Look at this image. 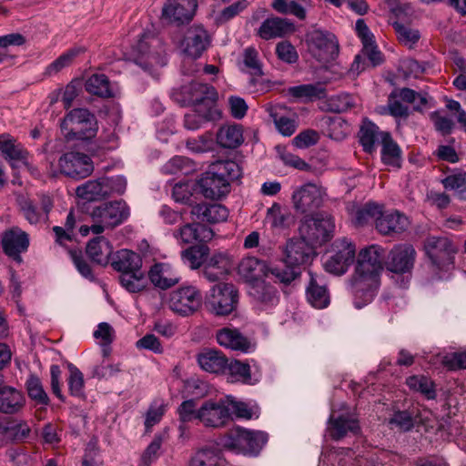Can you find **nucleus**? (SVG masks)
Instances as JSON below:
<instances>
[{
  "instance_id": "nucleus-51",
  "label": "nucleus",
  "mask_w": 466,
  "mask_h": 466,
  "mask_svg": "<svg viewBox=\"0 0 466 466\" xmlns=\"http://www.w3.org/2000/svg\"><path fill=\"white\" fill-rule=\"evenodd\" d=\"M208 255V248L204 245L192 246L181 252V258L185 265L191 269H197L205 265L206 258Z\"/></svg>"
},
{
  "instance_id": "nucleus-19",
  "label": "nucleus",
  "mask_w": 466,
  "mask_h": 466,
  "mask_svg": "<svg viewBox=\"0 0 466 466\" xmlns=\"http://www.w3.org/2000/svg\"><path fill=\"white\" fill-rule=\"evenodd\" d=\"M209 43L210 37L207 30L201 25H193L187 30L180 48L188 57L196 59L203 54Z\"/></svg>"
},
{
  "instance_id": "nucleus-45",
  "label": "nucleus",
  "mask_w": 466,
  "mask_h": 466,
  "mask_svg": "<svg viewBox=\"0 0 466 466\" xmlns=\"http://www.w3.org/2000/svg\"><path fill=\"white\" fill-rule=\"evenodd\" d=\"M120 285L130 293H137L147 288V279L142 268L119 275Z\"/></svg>"
},
{
  "instance_id": "nucleus-36",
  "label": "nucleus",
  "mask_w": 466,
  "mask_h": 466,
  "mask_svg": "<svg viewBox=\"0 0 466 466\" xmlns=\"http://www.w3.org/2000/svg\"><path fill=\"white\" fill-rule=\"evenodd\" d=\"M218 112L216 107L194 106L184 116V126L188 130H197L204 123L217 118Z\"/></svg>"
},
{
  "instance_id": "nucleus-47",
  "label": "nucleus",
  "mask_w": 466,
  "mask_h": 466,
  "mask_svg": "<svg viewBox=\"0 0 466 466\" xmlns=\"http://www.w3.org/2000/svg\"><path fill=\"white\" fill-rule=\"evenodd\" d=\"M242 70L251 75L250 84L256 86L257 76L263 75L262 63L258 57V52L254 47H248L243 52Z\"/></svg>"
},
{
  "instance_id": "nucleus-33",
  "label": "nucleus",
  "mask_w": 466,
  "mask_h": 466,
  "mask_svg": "<svg viewBox=\"0 0 466 466\" xmlns=\"http://www.w3.org/2000/svg\"><path fill=\"white\" fill-rule=\"evenodd\" d=\"M310 279L307 288L308 301L316 309H324L329 304V295L321 278L309 272Z\"/></svg>"
},
{
  "instance_id": "nucleus-34",
  "label": "nucleus",
  "mask_w": 466,
  "mask_h": 466,
  "mask_svg": "<svg viewBox=\"0 0 466 466\" xmlns=\"http://www.w3.org/2000/svg\"><path fill=\"white\" fill-rule=\"evenodd\" d=\"M31 428L25 420L12 419L0 422V436L8 441H21L28 438Z\"/></svg>"
},
{
  "instance_id": "nucleus-2",
  "label": "nucleus",
  "mask_w": 466,
  "mask_h": 466,
  "mask_svg": "<svg viewBox=\"0 0 466 466\" xmlns=\"http://www.w3.org/2000/svg\"><path fill=\"white\" fill-rule=\"evenodd\" d=\"M315 247L301 236L289 239L283 248L286 268H273L270 273L282 283H290L300 274V267L309 264L315 257Z\"/></svg>"
},
{
  "instance_id": "nucleus-44",
  "label": "nucleus",
  "mask_w": 466,
  "mask_h": 466,
  "mask_svg": "<svg viewBox=\"0 0 466 466\" xmlns=\"http://www.w3.org/2000/svg\"><path fill=\"white\" fill-rule=\"evenodd\" d=\"M381 159L387 166L399 168L401 162V150L393 141L390 133L382 135Z\"/></svg>"
},
{
  "instance_id": "nucleus-29",
  "label": "nucleus",
  "mask_w": 466,
  "mask_h": 466,
  "mask_svg": "<svg viewBox=\"0 0 466 466\" xmlns=\"http://www.w3.org/2000/svg\"><path fill=\"white\" fill-rule=\"evenodd\" d=\"M268 268L266 263L255 257H247L242 258L238 267V275L252 285L259 282L268 275Z\"/></svg>"
},
{
  "instance_id": "nucleus-49",
  "label": "nucleus",
  "mask_w": 466,
  "mask_h": 466,
  "mask_svg": "<svg viewBox=\"0 0 466 466\" xmlns=\"http://www.w3.org/2000/svg\"><path fill=\"white\" fill-rule=\"evenodd\" d=\"M280 107H272L269 115L272 117L277 130L284 137L292 136L298 127L296 116H287L280 114Z\"/></svg>"
},
{
  "instance_id": "nucleus-15",
  "label": "nucleus",
  "mask_w": 466,
  "mask_h": 466,
  "mask_svg": "<svg viewBox=\"0 0 466 466\" xmlns=\"http://www.w3.org/2000/svg\"><path fill=\"white\" fill-rule=\"evenodd\" d=\"M333 254L328 257L323 267L327 272L334 275H343L355 258L356 248L354 244L347 238L337 239L333 245Z\"/></svg>"
},
{
  "instance_id": "nucleus-61",
  "label": "nucleus",
  "mask_w": 466,
  "mask_h": 466,
  "mask_svg": "<svg viewBox=\"0 0 466 466\" xmlns=\"http://www.w3.org/2000/svg\"><path fill=\"white\" fill-rule=\"evenodd\" d=\"M68 370L67 383L69 391L73 396L81 397L84 392L83 373L73 364H68Z\"/></svg>"
},
{
  "instance_id": "nucleus-62",
  "label": "nucleus",
  "mask_w": 466,
  "mask_h": 466,
  "mask_svg": "<svg viewBox=\"0 0 466 466\" xmlns=\"http://www.w3.org/2000/svg\"><path fill=\"white\" fill-rule=\"evenodd\" d=\"M290 214L284 212L281 209L280 205L275 203L267 211V219L270 223L271 227L277 228H284L288 227V219Z\"/></svg>"
},
{
  "instance_id": "nucleus-60",
  "label": "nucleus",
  "mask_w": 466,
  "mask_h": 466,
  "mask_svg": "<svg viewBox=\"0 0 466 466\" xmlns=\"http://www.w3.org/2000/svg\"><path fill=\"white\" fill-rule=\"evenodd\" d=\"M228 409L229 412V421L233 420L235 415L237 418L249 420L253 417V411L248 408V404L237 400L233 396H226Z\"/></svg>"
},
{
  "instance_id": "nucleus-14",
  "label": "nucleus",
  "mask_w": 466,
  "mask_h": 466,
  "mask_svg": "<svg viewBox=\"0 0 466 466\" xmlns=\"http://www.w3.org/2000/svg\"><path fill=\"white\" fill-rule=\"evenodd\" d=\"M307 42L309 53L320 63H329L338 56V41L330 33L312 30L307 35Z\"/></svg>"
},
{
  "instance_id": "nucleus-10",
  "label": "nucleus",
  "mask_w": 466,
  "mask_h": 466,
  "mask_svg": "<svg viewBox=\"0 0 466 466\" xmlns=\"http://www.w3.org/2000/svg\"><path fill=\"white\" fill-rule=\"evenodd\" d=\"M424 249L432 265L441 271H449L453 268L458 247L445 237H428Z\"/></svg>"
},
{
  "instance_id": "nucleus-53",
  "label": "nucleus",
  "mask_w": 466,
  "mask_h": 466,
  "mask_svg": "<svg viewBox=\"0 0 466 466\" xmlns=\"http://www.w3.org/2000/svg\"><path fill=\"white\" fill-rule=\"evenodd\" d=\"M26 390L30 399L40 405H47L49 398L44 390L41 380L35 374H30L25 382Z\"/></svg>"
},
{
  "instance_id": "nucleus-54",
  "label": "nucleus",
  "mask_w": 466,
  "mask_h": 466,
  "mask_svg": "<svg viewBox=\"0 0 466 466\" xmlns=\"http://www.w3.org/2000/svg\"><path fill=\"white\" fill-rule=\"evenodd\" d=\"M393 26L400 43L409 48H413L420 38V33L416 28L400 23H395Z\"/></svg>"
},
{
  "instance_id": "nucleus-27",
  "label": "nucleus",
  "mask_w": 466,
  "mask_h": 466,
  "mask_svg": "<svg viewBox=\"0 0 466 466\" xmlns=\"http://www.w3.org/2000/svg\"><path fill=\"white\" fill-rule=\"evenodd\" d=\"M194 219L209 224L225 222L228 218V209L221 204H197L191 208Z\"/></svg>"
},
{
  "instance_id": "nucleus-25",
  "label": "nucleus",
  "mask_w": 466,
  "mask_h": 466,
  "mask_svg": "<svg viewBox=\"0 0 466 466\" xmlns=\"http://www.w3.org/2000/svg\"><path fill=\"white\" fill-rule=\"evenodd\" d=\"M295 32V25L287 18L271 16L259 26L258 35L264 40L284 37Z\"/></svg>"
},
{
  "instance_id": "nucleus-31",
  "label": "nucleus",
  "mask_w": 466,
  "mask_h": 466,
  "mask_svg": "<svg viewBox=\"0 0 466 466\" xmlns=\"http://www.w3.org/2000/svg\"><path fill=\"white\" fill-rule=\"evenodd\" d=\"M25 404L24 394L14 387L0 386V412L5 414L18 413Z\"/></svg>"
},
{
  "instance_id": "nucleus-7",
  "label": "nucleus",
  "mask_w": 466,
  "mask_h": 466,
  "mask_svg": "<svg viewBox=\"0 0 466 466\" xmlns=\"http://www.w3.org/2000/svg\"><path fill=\"white\" fill-rule=\"evenodd\" d=\"M136 64L145 70L166 65L165 50L158 38L150 34H143L142 38L133 46Z\"/></svg>"
},
{
  "instance_id": "nucleus-32",
  "label": "nucleus",
  "mask_w": 466,
  "mask_h": 466,
  "mask_svg": "<svg viewBox=\"0 0 466 466\" xmlns=\"http://www.w3.org/2000/svg\"><path fill=\"white\" fill-rule=\"evenodd\" d=\"M231 267L229 257L221 252L214 253L209 258H206L204 265V276L209 281H216L226 275Z\"/></svg>"
},
{
  "instance_id": "nucleus-9",
  "label": "nucleus",
  "mask_w": 466,
  "mask_h": 466,
  "mask_svg": "<svg viewBox=\"0 0 466 466\" xmlns=\"http://www.w3.org/2000/svg\"><path fill=\"white\" fill-rule=\"evenodd\" d=\"M166 303L175 314L188 317L201 308L202 294L195 286H183L169 292Z\"/></svg>"
},
{
  "instance_id": "nucleus-6",
  "label": "nucleus",
  "mask_w": 466,
  "mask_h": 466,
  "mask_svg": "<svg viewBox=\"0 0 466 466\" xmlns=\"http://www.w3.org/2000/svg\"><path fill=\"white\" fill-rule=\"evenodd\" d=\"M334 231V218L326 212L306 216L299 227V235L314 247L329 241Z\"/></svg>"
},
{
  "instance_id": "nucleus-4",
  "label": "nucleus",
  "mask_w": 466,
  "mask_h": 466,
  "mask_svg": "<svg viewBox=\"0 0 466 466\" xmlns=\"http://www.w3.org/2000/svg\"><path fill=\"white\" fill-rule=\"evenodd\" d=\"M268 441V434L261 431L233 428L221 438L224 448L245 455H258Z\"/></svg>"
},
{
  "instance_id": "nucleus-11",
  "label": "nucleus",
  "mask_w": 466,
  "mask_h": 466,
  "mask_svg": "<svg viewBox=\"0 0 466 466\" xmlns=\"http://www.w3.org/2000/svg\"><path fill=\"white\" fill-rule=\"evenodd\" d=\"M380 287V276L355 270L350 282V289L353 295V303L361 309L370 303Z\"/></svg>"
},
{
  "instance_id": "nucleus-64",
  "label": "nucleus",
  "mask_w": 466,
  "mask_h": 466,
  "mask_svg": "<svg viewBox=\"0 0 466 466\" xmlns=\"http://www.w3.org/2000/svg\"><path fill=\"white\" fill-rule=\"evenodd\" d=\"M185 389L187 394L197 399L207 397L211 392L210 386L206 381L199 379L187 380L185 384Z\"/></svg>"
},
{
  "instance_id": "nucleus-12",
  "label": "nucleus",
  "mask_w": 466,
  "mask_h": 466,
  "mask_svg": "<svg viewBox=\"0 0 466 466\" xmlns=\"http://www.w3.org/2000/svg\"><path fill=\"white\" fill-rule=\"evenodd\" d=\"M326 190L320 185L306 183L294 189L291 201L296 212L309 215L323 204Z\"/></svg>"
},
{
  "instance_id": "nucleus-59",
  "label": "nucleus",
  "mask_w": 466,
  "mask_h": 466,
  "mask_svg": "<svg viewBox=\"0 0 466 466\" xmlns=\"http://www.w3.org/2000/svg\"><path fill=\"white\" fill-rule=\"evenodd\" d=\"M350 133V125L341 117L330 118L328 126L329 137L336 141H340Z\"/></svg>"
},
{
  "instance_id": "nucleus-17",
  "label": "nucleus",
  "mask_w": 466,
  "mask_h": 466,
  "mask_svg": "<svg viewBox=\"0 0 466 466\" xmlns=\"http://www.w3.org/2000/svg\"><path fill=\"white\" fill-rule=\"evenodd\" d=\"M183 101L193 106L216 107L217 92L214 87L192 81L180 87Z\"/></svg>"
},
{
  "instance_id": "nucleus-13",
  "label": "nucleus",
  "mask_w": 466,
  "mask_h": 466,
  "mask_svg": "<svg viewBox=\"0 0 466 466\" xmlns=\"http://www.w3.org/2000/svg\"><path fill=\"white\" fill-rule=\"evenodd\" d=\"M198 422L208 429H221L229 422L226 397L208 399L198 407Z\"/></svg>"
},
{
  "instance_id": "nucleus-30",
  "label": "nucleus",
  "mask_w": 466,
  "mask_h": 466,
  "mask_svg": "<svg viewBox=\"0 0 466 466\" xmlns=\"http://www.w3.org/2000/svg\"><path fill=\"white\" fill-rule=\"evenodd\" d=\"M86 252L94 263L106 266L113 256V246L105 237L98 236L87 243Z\"/></svg>"
},
{
  "instance_id": "nucleus-22",
  "label": "nucleus",
  "mask_w": 466,
  "mask_h": 466,
  "mask_svg": "<svg viewBox=\"0 0 466 466\" xmlns=\"http://www.w3.org/2000/svg\"><path fill=\"white\" fill-rule=\"evenodd\" d=\"M383 258L384 249L379 245H370L360 251L355 270L380 276Z\"/></svg>"
},
{
  "instance_id": "nucleus-42",
  "label": "nucleus",
  "mask_w": 466,
  "mask_h": 466,
  "mask_svg": "<svg viewBox=\"0 0 466 466\" xmlns=\"http://www.w3.org/2000/svg\"><path fill=\"white\" fill-rule=\"evenodd\" d=\"M385 132L379 130V127L370 120H364L360 130V141L367 152H372L377 143L382 142V135Z\"/></svg>"
},
{
  "instance_id": "nucleus-48",
  "label": "nucleus",
  "mask_w": 466,
  "mask_h": 466,
  "mask_svg": "<svg viewBox=\"0 0 466 466\" xmlns=\"http://www.w3.org/2000/svg\"><path fill=\"white\" fill-rule=\"evenodd\" d=\"M289 94L293 97L304 100L320 99L326 96V89L322 84H307L289 88Z\"/></svg>"
},
{
  "instance_id": "nucleus-52",
  "label": "nucleus",
  "mask_w": 466,
  "mask_h": 466,
  "mask_svg": "<svg viewBox=\"0 0 466 466\" xmlns=\"http://www.w3.org/2000/svg\"><path fill=\"white\" fill-rule=\"evenodd\" d=\"M249 294L265 305H275L279 301L277 289L264 282L252 285Z\"/></svg>"
},
{
  "instance_id": "nucleus-23",
  "label": "nucleus",
  "mask_w": 466,
  "mask_h": 466,
  "mask_svg": "<svg viewBox=\"0 0 466 466\" xmlns=\"http://www.w3.org/2000/svg\"><path fill=\"white\" fill-rule=\"evenodd\" d=\"M28 245V235L17 227H13L3 233L2 246L4 251L15 259L20 258V254L27 249Z\"/></svg>"
},
{
  "instance_id": "nucleus-24",
  "label": "nucleus",
  "mask_w": 466,
  "mask_h": 466,
  "mask_svg": "<svg viewBox=\"0 0 466 466\" xmlns=\"http://www.w3.org/2000/svg\"><path fill=\"white\" fill-rule=\"evenodd\" d=\"M381 209L383 207L381 206ZM410 226V220L403 213L397 210L383 212L379 215L376 229L382 235L400 234Z\"/></svg>"
},
{
  "instance_id": "nucleus-57",
  "label": "nucleus",
  "mask_w": 466,
  "mask_h": 466,
  "mask_svg": "<svg viewBox=\"0 0 466 466\" xmlns=\"http://www.w3.org/2000/svg\"><path fill=\"white\" fill-rule=\"evenodd\" d=\"M0 151L5 158L11 160H25L26 156L20 145L5 136L0 137Z\"/></svg>"
},
{
  "instance_id": "nucleus-5",
  "label": "nucleus",
  "mask_w": 466,
  "mask_h": 466,
  "mask_svg": "<svg viewBox=\"0 0 466 466\" xmlns=\"http://www.w3.org/2000/svg\"><path fill=\"white\" fill-rule=\"evenodd\" d=\"M61 130L67 140L89 139L96 134L97 122L96 116L87 109L75 108L63 118Z\"/></svg>"
},
{
  "instance_id": "nucleus-1",
  "label": "nucleus",
  "mask_w": 466,
  "mask_h": 466,
  "mask_svg": "<svg viewBox=\"0 0 466 466\" xmlns=\"http://www.w3.org/2000/svg\"><path fill=\"white\" fill-rule=\"evenodd\" d=\"M241 168L233 160H219L210 165L198 181L200 193L206 198H219L229 192V183L238 179Z\"/></svg>"
},
{
  "instance_id": "nucleus-18",
  "label": "nucleus",
  "mask_w": 466,
  "mask_h": 466,
  "mask_svg": "<svg viewBox=\"0 0 466 466\" xmlns=\"http://www.w3.org/2000/svg\"><path fill=\"white\" fill-rule=\"evenodd\" d=\"M416 259V251L410 244H399L390 251L386 267L396 274L410 273L413 268Z\"/></svg>"
},
{
  "instance_id": "nucleus-26",
  "label": "nucleus",
  "mask_w": 466,
  "mask_h": 466,
  "mask_svg": "<svg viewBox=\"0 0 466 466\" xmlns=\"http://www.w3.org/2000/svg\"><path fill=\"white\" fill-rule=\"evenodd\" d=\"M359 422L349 413L338 414L332 410L329 420L328 431L333 440H340L345 437L348 432L357 433L359 431Z\"/></svg>"
},
{
  "instance_id": "nucleus-43",
  "label": "nucleus",
  "mask_w": 466,
  "mask_h": 466,
  "mask_svg": "<svg viewBox=\"0 0 466 466\" xmlns=\"http://www.w3.org/2000/svg\"><path fill=\"white\" fill-rule=\"evenodd\" d=\"M76 193L77 197L87 200L94 201L107 196V187L105 179L89 180L76 187Z\"/></svg>"
},
{
  "instance_id": "nucleus-63",
  "label": "nucleus",
  "mask_w": 466,
  "mask_h": 466,
  "mask_svg": "<svg viewBox=\"0 0 466 466\" xmlns=\"http://www.w3.org/2000/svg\"><path fill=\"white\" fill-rule=\"evenodd\" d=\"M399 98L402 101L413 105L414 109L419 110L428 102L425 94L415 92L410 88H401L396 90Z\"/></svg>"
},
{
  "instance_id": "nucleus-8",
  "label": "nucleus",
  "mask_w": 466,
  "mask_h": 466,
  "mask_svg": "<svg viewBox=\"0 0 466 466\" xmlns=\"http://www.w3.org/2000/svg\"><path fill=\"white\" fill-rule=\"evenodd\" d=\"M238 292L231 283L214 285L206 296V308L216 316H226L233 312L238 305Z\"/></svg>"
},
{
  "instance_id": "nucleus-20",
  "label": "nucleus",
  "mask_w": 466,
  "mask_h": 466,
  "mask_svg": "<svg viewBox=\"0 0 466 466\" xmlns=\"http://www.w3.org/2000/svg\"><path fill=\"white\" fill-rule=\"evenodd\" d=\"M197 0H169L162 8V18L170 24L189 22L197 10Z\"/></svg>"
},
{
  "instance_id": "nucleus-41",
  "label": "nucleus",
  "mask_w": 466,
  "mask_h": 466,
  "mask_svg": "<svg viewBox=\"0 0 466 466\" xmlns=\"http://www.w3.org/2000/svg\"><path fill=\"white\" fill-rule=\"evenodd\" d=\"M86 92L100 97H112L115 91L104 74H94L89 76L85 84Z\"/></svg>"
},
{
  "instance_id": "nucleus-35",
  "label": "nucleus",
  "mask_w": 466,
  "mask_h": 466,
  "mask_svg": "<svg viewBox=\"0 0 466 466\" xmlns=\"http://www.w3.org/2000/svg\"><path fill=\"white\" fill-rule=\"evenodd\" d=\"M112 268L120 274L142 268V258L139 254L129 250L120 249L111 258Z\"/></svg>"
},
{
  "instance_id": "nucleus-46",
  "label": "nucleus",
  "mask_w": 466,
  "mask_h": 466,
  "mask_svg": "<svg viewBox=\"0 0 466 466\" xmlns=\"http://www.w3.org/2000/svg\"><path fill=\"white\" fill-rule=\"evenodd\" d=\"M84 52L85 48L82 46H74L66 50L47 66L45 74L49 76L56 75L64 68L70 66L75 59Z\"/></svg>"
},
{
  "instance_id": "nucleus-58",
  "label": "nucleus",
  "mask_w": 466,
  "mask_h": 466,
  "mask_svg": "<svg viewBox=\"0 0 466 466\" xmlns=\"http://www.w3.org/2000/svg\"><path fill=\"white\" fill-rule=\"evenodd\" d=\"M248 5V2L247 0H238L216 14L215 21L218 24L227 23L243 12Z\"/></svg>"
},
{
  "instance_id": "nucleus-37",
  "label": "nucleus",
  "mask_w": 466,
  "mask_h": 466,
  "mask_svg": "<svg viewBox=\"0 0 466 466\" xmlns=\"http://www.w3.org/2000/svg\"><path fill=\"white\" fill-rule=\"evenodd\" d=\"M198 362L200 368L210 373H219L228 366V360L219 351L205 350L198 355Z\"/></svg>"
},
{
  "instance_id": "nucleus-55",
  "label": "nucleus",
  "mask_w": 466,
  "mask_h": 466,
  "mask_svg": "<svg viewBox=\"0 0 466 466\" xmlns=\"http://www.w3.org/2000/svg\"><path fill=\"white\" fill-rule=\"evenodd\" d=\"M272 8L283 15H293L299 19L306 17L305 8L295 0H273Z\"/></svg>"
},
{
  "instance_id": "nucleus-16",
  "label": "nucleus",
  "mask_w": 466,
  "mask_h": 466,
  "mask_svg": "<svg viewBox=\"0 0 466 466\" xmlns=\"http://www.w3.org/2000/svg\"><path fill=\"white\" fill-rule=\"evenodd\" d=\"M58 167L61 173L76 179L88 177L94 169L91 158L79 152H67L61 156Z\"/></svg>"
},
{
  "instance_id": "nucleus-40",
  "label": "nucleus",
  "mask_w": 466,
  "mask_h": 466,
  "mask_svg": "<svg viewBox=\"0 0 466 466\" xmlns=\"http://www.w3.org/2000/svg\"><path fill=\"white\" fill-rule=\"evenodd\" d=\"M242 128L238 125L224 126L217 134V141L225 148H236L243 143Z\"/></svg>"
},
{
  "instance_id": "nucleus-39",
  "label": "nucleus",
  "mask_w": 466,
  "mask_h": 466,
  "mask_svg": "<svg viewBox=\"0 0 466 466\" xmlns=\"http://www.w3.org/2000/svg\"><path fill=\"white\" fill-rule=\"evenodd\" d=\"M379 215H381V205L374 202H368L361 207L353 208L350 211L351 220L357 227H362L371 220L376 223Z\"/></svg>"
},
{
  "instance_id": "nucleus-38",
  "label": "nucleus",
  "mask_w": 466,
  "mask_h": 466,
  "mask_svg": "<svg viewBox=\"0 0 466 466\" xmlns=\"http://www.w3.org/2000/svg\"><path fill=\"white\" fill-rule=\"evenodd\" d=\"M217 341L220 346L235 350L248 351L249 348L248 340L238 330L229 328L218 331Z\"/></svg>"
},
{
  "instance_id": "nucleus-50",
  "label": "nucleus",
  "mask_w": 466,
  "mask_h": 466,
  "mask_svg": "<svg viewBox=\"0 0 466 466\" xmlns=\"http://www.w3.org/2000/svg\"><path fill=\"white\" fill-rule=\"evenodd\" d=\"M230 375L236 381H240L245 384L253 385L257 383L259 379V374H252L251 368L248 364L239 360L231 361L228 365Z\"/></svg>"
},
{
  "instance_id": "nucleus-56",
  "label": "nucleus",
  "mask_w": 466,
  "mask_h": 466,
  "mask_svg": "<svg viewBox=\"0 0 466 466\" xmlns=\"http://www.w3.org/2000/svg\"><path fill=\"white\" fill-rule=\"evenodd\" d=\"M406 382L410 389L420 391L429 400L436 396L433 382L425 376H411Z\"/></svg>"
},
{
  "instance_id": "nucleus-28",
  "label": "nucleus",
  "mask_w": 466,
  "mask_h": 466,
  "mask_svg": "<svg viewBox=\"0 0 466 466\" xmlns=\"http://www.w3.org/2000/svg\"><path fill=\"white\" fill-rule=\"evenodd\" d=\"M174 238L183 244H189L195 241L207 242L212 239L213 230L200 223L186 224L178 230L174 231Z\"/></svg>"
},
{
  "instance_id": "nucleus-21",
  "label": "nucleus",
  "mask_w": 466,
  "mask_h": 466,
  "mask_svg": "<svg viewBox=\"0 0 466 466\" xmlns=\"http://www.w3.org/2000/svg\"><path fill=\"white\" fill-rule=\"evenodd\" d=\"M151 284L159 289H168L179 283L181 278L176 268L167 262H155L147 271Z\"/></svg>"
},
{
  "instance_id": "nucleus-3",
  "label": "nucleus",
  "mask_w": 466,
  "mask_h": 466,
  "mask_svg": "<svg viewBox=\"0 0 466 466\" xmlns=\"http://www.w3.org/2000/svg\"><path fill=\"white\" fill-rule=\"evenodd\" d=\"M89 215L92 224L81 226L79 228L84 237L89 232L99 235L121 225L130 216V208L125 201L115 200L94 207Z\"/></svg>"
}]
</instances>
